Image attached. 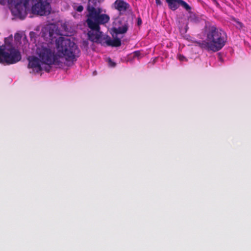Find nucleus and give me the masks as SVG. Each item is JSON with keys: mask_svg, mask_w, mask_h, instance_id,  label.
<instances>
[{"mask_svg": "<svg viewBox=\"0 0 251 251\" xmlns=\"http://www.w3.org/2000/svg\"><path fill=\"white\" fill-rule=\"evenodd\" d=\"M54 33L55 32L53 29L51 28L50 27H47L43 31L42 36L47 40L52 41L53 39L55 38L54 36Z\"/></svg>", "mask_w": 251, "mask_h": 251, "instance_id": "nucleus-13", "label": "nucleus"}, {"mask_svg": "<svg viewBox=\"0 0 251 251\" xmlns=\"http://www.w3.org/2000/svg\"><path fill=\"white\" fill-rule=\"evenodd\" d=\"M96 3H88L87 6V19L86 23L91 29H100V25L107 23L110 20L109 16L105 14H101L100 8H96Z\"/></svg>", "mask_w": 251, "mask_h": 251, "instance_id": "nucleus-3", "label": "nucleus"}, {"mask_svg": "<svg viewBox=\"0 0 251 251\" xmlns=\"http://www.w3.org/2000/svg\"><path fill=\"white\" fill-rule=\"evenodd\" d=\"M12 40V37L5 38L4 39L5 45L2 46H3L2 48H4V47H5L6 48L13 47L12 46V44H11Z\"/></svg>", "mask_w": 251, "mask_h": 251, "instance_id": "nucleus-14", "label": "nucleus"}, {"mask_svg": "<svg viewBox=\"0 0 251 251\" xmlns=\"http://www.w3.org/2000/svg\"><path fill=\"white\" fill-rule=\"evenodd\" d=\"M114 7L120 13L124 12L129 8V4L124 0H116L113 3Z\"/></svg>", "mask_w": 251, "mask_h": 251, "instance_id": "nucleus-11", "label": "nucleus"}, {"mask_svg": "<svg viewBox=\"0 0 251 251\" xmlns=\"http://www.w3.org/2000/svg\"><path fill=\"white\" fill-rule=\"evenodd\" d=\"M36 53L38 55L41 62L50 66L52 64H59L60 60L57 58V54L48 46H41L37 48Z\"/></svg>", "mask_w": 251, "mask_h": 251, "instance_id": "nucleus-6", "label": "nucleus"}, {"mask_svg": "<svg viewBox=\"0 0 251 251\" xmlns=\"http://www.w3.org/2000/svg\"><path fill=\"white\" fill-rule=\"evenodd\" d=\"M237 23L238 24V25H239V26H240V27H242V26H243V24H242V23H241V22H238H238H237Z\"/></svg>", "mask_w": 251, "mask_h": 251, "instance_id": "nucleus-22", "label": "nucleus"}, {"mask_svg": "<svg viewBox=\"0 0 251 251\" xmlns=\"http://www.w3.org/2000/svg\"><path fill=\"white\" fill-rule=\"evenodd\" d=\"M168 3L169 8L173 11L176 10L180 5L182 6L187 11L191 9L190 5L183 0H165Z\"/></svg>", "mask_w": 251, "mask_h": 251, "instance_id": "nucleus-9", "label": "nucleus"}, {"mask_svg": "<svg viewBox=\"0 0 251 251\" xmlns=\"http://www.w3.org/2000/svg\"><path fill=\"white\" fill-rule=\"evenodd\" d=\"M0 46V63L10 65L17 63L21 60L19 50L14 47L6 48Z\"/></svg>", "mask_w": 251, "mask_h": 251, "instance_id": "nucleus-5", "label": "nucleus"}, {"mask_svg": "<svg viewBox=\"0 0 251 251\" xmlns=\"http://www.w3.org/2000/svg\"><path fill=\"white\" fill-rule=\"evenodd\" d=\"M46 70L47 71H48V72H49L50 69H48V70L46 69Z\"/></svg>", "mask_w": 251, "mask_h": 251, "instance_id": "nucleus-23", "label": "nucleus"}, {"mask_svg": "<svg viewBox=\"0 0 251 251\" xmlns=\"http://www.w3.org/2000/svg\"><path fill=\"white\" fill-rule=\"evenodd\" d=\"M214 4L217 6L218 7L219 6V3L217 2V1L216 0H213Z\"/></svg>", "mask_w": 251, "mask_h": 251, "instance_id": "nucleus-21", "label": "nucleus"}, {"mask_svg": "<svg viewBox=\"0 0 251 251\" xmlns=\"http://www.w3.org/2000/svg\"><path fill=\"white\" fill-rule=\"evenodd\" d=\"M128 29V25L127 24H124L122 26L113 27L112 31L113 34H112L114 38L112 39L111 37L107 35H103L102 33L100 35L99 40L96 43L100 44L104 47L110 46L112 47H118L121 46V40L120 38H115L114 34L117 35L118 34H124L126 32Z\"/></svg>", "mask_w": 251, "mask_h": 251, "instance_id": "nucleus-4", "label": "nucleus"}, {"mask_svg": "<svg viewBox=\"0 0 251 251\" xmlns=\"http://www.w3.org/2000/svg\"><path fill=\"white\" fill-rule=\"evenodd\" d=\"M28 61V67L29 68L36 69L37 72L42 70L41 66L40 58L34 56H29L27 58Z\"/></svg>", "mask_w": 251, "mask_h": 251, "instance_id": "nucleus-10", "label": "nucleus"}, {"mask_svg": "<svg viewBox=\"0 0 251 251\" xmlns=\"http://www.w3.org/2000/svg\"><path fill=\"white\" fill-rule=\"evenodd\" d=\"M51 9L50 4L46 0H39L31 7L32 13L40 16L49 15Z\"/></svg>", "mask_w": 251, "mask_h": 251, "instance_id": "nucleus-8", "label": "nucleus"}, {"mask_svg": "<svg viewBox=\"0 0 251 251\" xmlns=\"http://www.w3.org/2000/svg\"><path fill=\"white\" fill-rule=\"evenodd\" d=\"M74 9L78 12H81L83 10V6L81 5L74 7Z\"/></svg>", "mask_w": 251, "mask_h": 251, "instance_id": "nucleus-15", "label": "nucleus"}, {"mask_svg": "<svg viewBox=\"0 0 251 251\" xmlns=\"http://www.w3.org/2000/svg\"><path fill=\"white\" fill-rule=\"evenodd\" d=\"M97 0H88V3H90V4H91L93 3H97Z\"/></svg>", "mask_w": 251, "mask_h": 251, "instance_id": "nucleus-19", "label": "nucleus"}, {"mask_svg": "<svg viewBox=\"0 0 251 251\" xmlns=\"http://www.w3.org/2000/svg\"><path fill=\"white\" fill-rule=\"evenodd\" d=\"M57 58H64L67 65L76 61L80 52L77 45L71 39L60 37L55 40Z\"/></svg>", "mask_w": 251, "mask_h": 251, "instance_id": "nucleus-2", "label": "nucleus"}, {"mask_svg": "<svg viewBox=\"0 0 251 251\" xmlns=\"http://www.w3.org/2000/svg\"><path fill=\"white\" fill-rule=\"evenodd\" d=\"M142 19L140 17H138L137 18V25H140L142 24Z\"/></svg>", "mask_w": 251, "mask_h": 251, "instance_id": "nucleus-17", "label": "nucleus"}, {"mask_svg": "<svg viewBox=\"0 0 251 251\" xmlns=\"http://www.w3.org/2000/svg\"><path fill=\"white\" fill-rule=\"evenodd\" d=\"M206 41L196 42L202 49L216 52L221 50L227 41L226 33L215 25H209L206 31Z\"/></svg>", "mask_w": 251, "mask_h": 251, "instance_id": "nucleus-1", "label": "nucleus"}, {"mask_svg": "<svg viewBox=\"0 0 251 251\" xmlns=\"http://www.w3.org/2000/svg\"><path fill=\"white\" fill-rule=\"evenodd\" d=\"M133 58L138 57L140 56L141 52L140 51L137 50V51H135L134 52H133Z\"/></svg>", "mask_w": 251, "mask_h": 251, "instance_id": "nucleus-16", "label": "nucleus"}, {"mask_svg": "<svg viewBox=\"0 0 251 251\" xmlns=\"http://www.w3.org/2000/svg\"><path fill=\"white\" fill-rule=\"evenodd\" d=\"M102 33L100 29H91L88 32V39L92 42L96 43Z\"/></svg>", "mask_w": 251, "mask_h": 251, "instance_id": "nucleus-12", "label": "nucleus"}, {"mask_svg": "<svg viewBox=\"0 0 251 251\" xmlns=\"http://www.w3.org/2000/svg\"><path fill=\"white\" fill-rule=\"evenodd\" d=\"M30 0H7L9 4L14 5L12 12L21 19H24L26 16V8L28 7Z\"/></svg>", "mask_w": 251, "mask_h": 251, "instance_id": "nucleus-7", "label": "nucleus"}, {"mask_svg": "<svg viewBox=\"0 0 251 251\" xmlns=\"http://www.w3.org/2000/svg\"><path fill=\"white\" fill-rule=\"evenodd\" d=\"M178 59L180 61H183L185 59V57L183 55H179L178 56Z\"/></svg>", "mask_w": 251, "mask_h": 251, "instance_id": "nucleus-18", "label": "nucleus"}, {"mask_svg": "<svg viewBox=\"0 0 251 251\" xmlns=\"http://www.w3.org/2000/svg\"><path fill=\"white\" fill-rule=\"evenodd\" d=\"M155 0L156 4L157 5H161L162 2L160 0Z\"/></svg>", "mask_w": 251, "mask_h": 251, "instance_id": "nucleus-20", "label": "nucleus"}]
</instances>
